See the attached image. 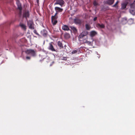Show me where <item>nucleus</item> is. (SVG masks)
I'll return each instance as SVG.
<instances>
[{
  "label": "nucleus",
  "mask_w": 135,
  "mask_h": 135,
  "mask_svg": "<svg viewBox=\"0 0 135 135\" xmlns=\"http://www.w3.org/2000/svg\"><path fill=\"white\" fill-rule=\"evenodd\" d=\"M130 6L131 9L129 10L130 13L133 15H135V10L133 9L135 8V1L133 3L131 4Z\"/></svg>",
  "instance_id": "nucleus-1"
},
{
  "label": "nucleus",
  "mask_w": 135,
  "mask_h": 135,
  "mask_svg": "<svg viewBox=\"0 0 135 135\" xmlns=\"http://www.w3.org/2000/svg\"><path fill=\"white\" fill-rule=\"evenodd\" d=\"M26 52L27 54L30 55L32 56H34L36 55V52L33 50H27Z\"/></svg>",
  "instance_id": "nucleus-2"
},
{
  "label": "nucleus",
  "mask_w": 135,
  "mask_h": 135,
  "mask_svg": "<svg viewBox=\"0 0 135 135\" xmlns=\"http://www.w3.org/2000/svg\"><path fill=\"white\" fill-rule=\"evenodd\" d=\"M64 2L63 0H56V2L54 4H59L62 6L64 4Z\"/></svg>",
  "instance_id": "nucleus-3"
},
{
  "label": "nucleus",
  "mask_w": 135,
  "mask_h": 135,
  "mask_svg": "<svg viewBox=\"0 0 135 135\" xmlns=\"http://www.w3.org/2000/svg\"><path fill=\"white\" fill-rule=\"evenodd\" d=\"M88 34V32L87 31H84L81 33L79 35V38H82L84 36H86Z\"/></svg>",
  "instance_id": "nucleus-4"
},
{
  "label": "nucleus",
  "mask_w": 135,
  "mask_h": 135,
  "mask_svg": "<svg viewBox=\"0 0 135 135\" xmlns=\"http://www.w3.org/2000/svg\"><path fill=\"white\" fill-rule=\"evenodd\" d=\"M33 23L32 21H29L27 22V25L29 28L31 29H33L34 27L33 26Z\"/></svg>",
  "instance_id": "nucleus-5"
},
{
  "label": "nucleus",
  "mask_w": 135,
  "mask_h": 135,
  "mask_svg": "<svg viewBox=\"0 0 135 135\" xmlns=\"http://www.w3.org/2000/svg\"><path fill=\"white\" fill-rule=\"evenodd\" d=\"M16 3L17 6L18 8L20 10H21L22 8L21 5L20 3V1L19 0H16Z\"/></svg>",
  "instance_id": "nucleus-6"
},
{
  "label": "nucleus",
  "mask_w": 135,
  "mask_h": 135,
  "mask_svg": "<svg viewBox=\"0 0 135 135\" xmlns=\"http://www.w3.org/2000/svg\"><path fill=\"white\" fill-rule=\"evenodd\" d=\"M49 50H51L52 51H56L55 49L54 48L52 44V43H50L49 44V46L48 47Z\"/></svg>",
  "instance_id": "nucleus-7"
},
{
  "label": "nucleus",
  "mask_w": 135,
  "mask_h": 135,
  "mask_svg": "<svg viewBox=\"0 0 135 135\" xmlns=\"http://www.w3.org/2000/svg\"><path fill=\"white\" fill-rule=\"evenodd\" d=\"M55 9L56 12V13H57L58 12H60L62 11L63 9L58 7H56L55 8Z\"/></svg>",
  "instance_id": "nucleus-8"
},
{
  "label": "nucleus",
  "mask_w": 135,
  "mask_h": 135,
  "mask_svg": "<svg viewBox=\"0 0 135 135\" xmlns=\"http://www.w3.org/2000/svg\"><path fill=\"white\" fill-rule=\"evenodd\" d=\"M97 32L94 31H92L90 32V36L91 37H93L97 35Z\"/></svg>",
  "instance_id": "nucleus-9"
},
{
  "label": "nucleus",
  "mask_w": 135,
  "mask_h": 135,
  "mask_svg": "<svg viewBox=\"0 0 135 135\" xmlns=\"http://www.w3.org/2000/svg\"><path fill=\"white\" fill-rule=\"evenodd\" d=\"M62 29L64 31H68L69 30L68 26L66 25H64L62 26Z\"/></svg>",
  "instance_id": "nucleus-10"
},
{
  "label": "nucleus",
  "mask_w": 135,
  "mask_h": 135,
  "mask_svg": "<svg viewBox=\"0 0 135 135\" xmlns=\"http://www.w3.org/2000/svg\"><path fill=\"white\" fill-rule=\"evenodd\" d=\"M74 22L76 24H80L81 23V20L78 19H75L74 20Z\"/></svg>",
  "instance_id": "nucleus-11"
},
{
  "label": "nucleus",
  "mask_w": 135,
  "mask_h": 135,
  "mask_svg": "<svg viewBox=\"0 0 135 135\" xmlns=\"http://www.w3.org/2000/svg\"><path fill=\"white\" fill-rule=\"evenodd\" d=\"M29 12L28 11H26L23 14V16L26 18L29 17Z\"/></svg>",
  "instance_id": "nucleus-12"
},
{
  "label": "nucleus",
  "mask_w": 135,
  "mask_h": 135,
  "mask_svg": "<svg viewBox=\"0 0 135 135\" xmlns=\"http://www.w3.org/2000/svg\"><path fill=\"white\" fill-rule=\"evenodd\" d=\"M84 43H87L88 45H89L92 46H93V42H90L89 41H88L87 40H86L85 41H84Z\"/></svg>",
  "instance_id": "nucleus-13"
},
{
  "label": "nucleus",
  "mask_w": 135,
  "mask_h": 135,
  "mask_svg": "<svg viewBox=\"0 0 135 135\" xmlns=\"http://www.w3.org/2000/svg\"><path fill=\"white\" fill-rule=\"evenodd\" d=\"M98 27L101 28H103L104 27V26L103 24H100L98 23L96 25Z\"/></svg>",
  "instance_id": "nucleus-14"
},
{
  "label": "nucleus",
  "mask_w": 135,
  "mask_h": 135,
  "mask_svg": "<svg viewBox=\"0 0 135 135\" xmlns=\"http://www.w3.org/2000/svg\"><path fill=\"white\" fill-rule=\"evenodd\" d=\"M57 14V13H56L55 15L51 17V20H56L57 18V16H56Z\"/></svg>",
  "instance_id": "nucleus-15"
},
{
  "label": "nucleus",
  "mask_w": 135,
  "mask_h": 135,
  "mask_svg": "<svg viewBox=\"0 0 135 135\" xmlns=\"http://www.w3.org/2000/svg\"><path fill=\"white\" fill-rule=\"evenodd\" d=\"M70 27L71 28V29L73 30L74 32H77V29L75 27L71 26H70Z\"/></svg>",
  "instance_id": "nucleus-16"
},
{
  "label": "nucleus",
  "mask_w": 135,
  "mask_h": 135,
  "mask_svg": "<svg viewBox=\"0 0 135 135\" xmlns=\"http://www.w3.org/2000/svg\"><path fill=\"white\" fill-rule=\"evenodd\" d=\"M114 1V0H108L107 2L109 5H111L113 3Z\"/></svg>",
  "instance_id": "nucleus-17"
},
{
  "label": "nucleus",
  "mask_w": 135,
  "mask_h": 135,
  "mask_svg": "<svg viewBox=\"0 0 135 135\" xmlns=\"http://www.w3.org/2000/svg\"><path fill=\"white\" fill-rule=\"evenodd\" d=\"M127 4L126 3H123L122 4V9H124L127 6Z\"/></svg>",
  "instance_id": "nucleus-18"
},
{
  "label": "nucleus",
  "mask_w": 135,
  "mask_h": 135,
  "mask_svg": "<svg viewBox=\"0 0 135 135\" xmlns=\"http://www.w3.org/2000/svg\"><path fill=\"white\" fill-rule=\"evenodd\" d=\"M20 25L22 28L24 30H26V26L25 25L23 24H20Z\"/></svg>",
  "instance_id": "nucleus-19"
},
{
  "label": "nucleus",
  "mask_w": 135,
  "mask_h": 135,
  "mask_svg": "<svg viewBox=\"0 0 135 135\" xmlns=\"http://www.w3.org/2000/svg\"><path fill=\"white\" fill-rule=\"evenodd\" d=\"M26 36L30 40H31V36L30 33H27L26 35Z\"/></svg>",
  "instance_id": "nucleus-20"
},
{
  "label": "nucleus",
  "mask_w": 135,
  "mask_h": 135,
  "mask_svg": "<svg viewBox=\"0 0 135 135\" xmlns=\"http://www.w3.org/2000/svg\"><path fill=\"white\" fill-rule=\"evenodd\" d=\"M58 45L60 47L63 48V46H62V43L60 41H58L57 43Z\"/></svg>",
  "instance_id": "nucleus-21"
},
{
  "label": "nucleus",
  "mask_w": 135,
  "mask_h": 135,
  "mask_svg": "<svg viewBox=\"0 0 135 135\" xmlns=\"http://www.w3.org/2000/svg\"><path fill=\"white\" fill-rule=\"evenodd\" d=\"M52 22L53 25H55L57 22L56 20H51Z\"/></svg>",
  "instance_id": "nucleus-22"
},
{
  "label": "nucleus",
  "mask_w": 135,
  "mask_h": 135,
  "mask_svg": "<svg viewBox=\"0 0 135 135\" xmlns=\"http://www.w3.org/2000/svg\"><path fill=\"white\" fill-rule=\"evenodd\" d=\"M64 36L66 38H68L70 37V35L69 33H66L65 34Z\"/></svg>",
  "instance_id": "nucleus-23"
},
{
  "label": "nucleus",
  "mask_w": 135,
  "mask_h": 135,
  "mask_svg": "<svg viewBox=\"0 0 135 135\" xmlns=\"http://www.w3.org/2000/svg\"><path fill=\"white\" fill-rule=\"evenodd\" d=\"M86 28V29L88 30H89L90 29V26L88 24H86L85 25Z\"/></svg>",
  "instance_id": "nucleus-24"
},
{
  "label": "nucleus",
  "mask_w": 135,
  "mask_h": 135,
  "mask_svg": "<svg viewBox=\"0 0 135 135\" xmlns=\"http://www.w3.org/2000/svg\"><path fill=\"white\" fill-rule=\"evenodd\" d=\"M77 51L76 50H74L72 52V54H76L77 53Z\"/></svg>",
  "instance_id": "nucleus-25"
},
{
  "label": "nucleus",
  "mask_w": 135,
  "mask_h": 135,
  "mask_svg": "<svg viewBox=\"0 0 135 135\" xmlns=\"http://www.w3.org/2000/svg\"><path fill=\"white\" fill-rule=\"evenodd\" d=\"M34 32L36 33V34L38 35V34L37 33V32L36 30H34Z\"/></svg>",
  "instance_id": "nucleus-26"
},
{
  "label": "nucleus",
  "mask_w": 135,
  "mask_h": 135,
  "mask_svg": "<svg viewBox=\"0 0 135 135\" xmlns=\"http://www.w3.org/2000/svg\"><path fill=\"white\" fill-rule=\"evenodd\" d=\"M118 1H117L116 2V3H115V4L113 6V7L115 6L118 3Z\"/></svg>",
  "instance_id": "nucleus-27"
},
{
  "label": "nucleus",
  "mask_w": 135,
  "mask_h": 135,
  "mask_svg": "<svg viewBox=\"0 0 135 135\" xmlns=\"http://www.w3.org/2000/svg\"><path fill=\"white\" fill-rule=\"evenodd\" d=\"M26 59H30V57L28 56H27L26 57Z\"/></svg>",
  "instance_id": "nucleus-28"
},
{
  "label": "nucleus",
  "mask_w": 135,
  "mask_h": 135,
  "mask_svg": "<svg viewBox=\"0 0 135 135\" xmlns=\"http://www.w3.org/2000/svg\"><path fill=\"white\" fill-rule=\"evenodd\" d=\"M94 4L95 5V6H96L97 5V3L95 2H94Z\"/></svg>",
  "instance_id": "nucleus-29"
},
{
  "label": "nucleus",
  "mask_w": 135,
  "mask_h": 135,
  "mask_svg": "<svg viewBox=\"0 0 135 135\" xmlns=\"http://www.w3.org/2000/svg\"><path fill=\"white\" fill-rule=\"evenodd\" d=\"M97 19V17H95L94 18L93 20L94 21H95Z\"/></svg>",
  "instance_id": "nucleus-30"
},
{
  "label": "nucleus",
  "mask_w": 135,
  "mask_h": 135,
  "mask_svg": "<svg viewBox=\"0 0 135 135\" xmlns=\"http://www.w3.org/2000/svg\"><path fill=\"white\" fill-rule=\"evenodd\" d=\"M62 59L63 60H66V57H65V58H64V59Z\"/></svg>",
  "instance_id": "nucleus-31"
}]
</instances>
